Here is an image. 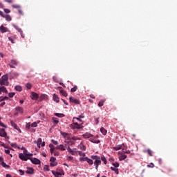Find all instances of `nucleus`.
<instances>
[{"label": "nucleus", "instance_id": "nucleus-52", "mask_svg": "<svg viewBox=\"0 0 177 177\" xmlns=\"http://www.w3.org/2000/svg\"><path fill=\"white\" fill-rule=\"evenodd\" d=\"M50 162H55L56 161V158L51 157L50 159Z\"/></svg>", "mask_w": 177, "mask_h": 177}, {"label": "nucleus", "instance_id": "nucleus-54", "mask_svg": "<svg viewBox=\"0 0 177 177\" xmlns=\"http://www.w3.org/2000/svg\"><path fill=\"white\" fill-rule=\"evenodd\" d=\"M51 142L53 145H59V142L55 140H51Z\"/></svg>", "mask_w": 177, "mask_h": 177}, {"label": "nucleus", "instance_id": "nucleus-28", "mask_svg": "<svg viewBox=\"0 0 177 177\" xmlns=\"http://www.w3.org/2000/svg\"><path fill=\"white\" fill-rule=\"evenodd\" d=\"M2 167H3V168H7V169H9L10 168V166H9V165H6V163L5 162H1V164Z\"/></svg>", "mask_w": 177, "mask_h": 177}, {"label": "nucleus", "instance_id": "nucleus-37", "mask_svg": "<svg viewBox=\"0 0 177 177\" xmlns=\"http://www.w3.org/2000/svg\"><path fill=\"white\" fill-rule=\"evenodd\" d=\"M76 124H75V122H74V124H70V129H77V127L75 126Z\"/></svg>", "mask_w": 177, "mask_h": 177}, {"label": "nucleus", "instance_id": "nucleus-15", "mask_svg": "<svg viewBox=\"0 0 177 177\" xmlns=\"http://www.w3.org/2000/svg\"><path fill=\"white\" fill-rule=\"evenodd\" d=\"M78 147L79 149H80V150H82L83 151H85V150H86V147L84 145V143L82 142H80Z\"/></svg>", "mask_w": 177, "mask_h": 177}, {"label": "nucleus", "instance_id": "nucleus-19", "mask_svg": "<svg viewBox=\"0 0 177 177\" xmlns=\"http://www.w3.org/2000/svg\"><path fill=\"white\" fill-rule=\"evenodd\" d=\"M36 143H37V147H39V149H41V143H42V138H38Z\"/></svg>", "mask_w": 177, "mask_h": 177}, {"label": "nucleus", "instance_id": "nucleus-30", "mask_svg": "<svg viewBox=\"0 0 177 177\" xmlns=\"http://www.w3.org/2000/svg\"><path fill=\"white\" fill-rule=\"evenodd\" d=\"M49 147L50 153H53V151H55V146H53V144H50Z\"/></svg>", "mask_w": 177, "mask_h": 177}, {"label": "nucleus", "instance_id": "nucleus-8", "mask_svg": "<svg viewBox=\"0 0 177 177\" xmlns=\"http://www.w3.org/2000/svg\"><path fill=\"white\" fill-rule=\"evenodd\" d=\"M30 97H31L32 100H37L38 97H39V96L38 95V94L37 93L32 92L31 95H30Z\"/></svg>", "mask_w": 177, "mask_h": 177}, {"label": "nucleus", "instance_id": "nucleus-49", "mask_svg": "<svg viewBox=\"0 0 177 177\" xmlns=\"http://www.w3.org/2000/svg\"><path fill=\"white\" fill-rule=\"evenodd\" d=\"M147 153L150 157H153V151L151 149H147Z\"/></svg>", "mask_w": 177, "mask_h": 177}, {"label": "nucleus", "instance_id": "nucleus-41", "mask_svg": "<svg viewBox=\"0 0 177 177\" xmlns=\"http://www.w3.org/2000/svg\"><path fill=\"white\" fill-rule=\"evenodd\" d=\"M27 89H31V88H32V84H31V83L28 82L26 84V85Z\"/></svg>", "mask_w": 177, "mask_h": 177}, {"label": "nucleus", "instance_id": "nucleus-51", "mask_svg": "<svg viewBox=\"0 0 177 177\" xmlns=\"http://www.w3.org/2000/svg\"><path fill=\"white\" fill-rule=\"evenodd\" d=\"M0 127L3 128H8V126L5 125L1 121H0Z\"/></svg>", "mask_w": 177, "mask_h": 177}, {"label": "nucleus", "instance_id": "nucleus-63", "mask_svg": "<svg viewBox=\"0 0 177 177\" xmlns=\"http://www.w3.org/2000/svg\"><path fill=\"white\" fill-rule=\"evenodd\" d=\"M60 153H59V151H55V152H54V156H59V155Z\"/></svg>", "mask_w": 177, "mask_h": 177}, {"label": "nucleus", "instance_id": "nucleus-25", "mask_svg": "<svg viewBox=\"0 0 177 177\" xmlns=\"http://www.w3.org/2000/svg\"><path fill=\"white\" fill-rule=\"evenodd\" d=\"M75 127H76V129H82V128H84V126H82V124H78V122H75Z\"/></svg>", "mask_w": 177, "mask_h": 177}, {"label": "nucleus", "instance_id": "nucleus-7", "mask_svg": "<svg viewBox=\"0 0 177 177\" xmlns=\"http://www.w3.org/2000/svg\"><path fill=\"white\" fill-rule=\"evenodd\" d=\"M10 124H11V126L13 127V128H15V129H16L17 131H19V133H21V130L20 129V128H19V127H17V124L15 123L13 120L10 121Z\"/></svg>", "mask_w": 177, "mask_h": 177}, {"label": "nucleus", "instance_id": "nucleus-42", "mask_svg": "<svg viewBox=\"0 0 177 177\" xmlns=\"http://www.w3.org/2000/svg\"><path fill=\"white\" fill-rule=\"evenodd\" d=\"M124 154H130L131 153V151L130 150H125V149H122V152Z\"/></svg>", "mask_w": 177, "mask_h": 177}, {"label": "nucleus", "instance_id": "nucleus-27", "mask_svg": "<svg viewBox=\"0 0 177 177\" xmlns=\"http://www.w3.org/2000/svg\"><path fill=\"white\" fill-rule=\"evenodd\" d=\"M52 174L55 176V177H60L62 176V174H60V172H57V171H52Z\"/></svg>", "mask_w": 177, "mask_h": 177}, {"label": "nucleus", "instance_id": "nucleus-33", "mask_svg": "<svg viewBox=\"0 0 177 177\" xmlns=\"http://www.w3.org/2000/svg\"><path fill=\"white\" fill-rule=\"evenodd\" d=\"M75 120L79 121V122H80V124H82V120H81V118H73V122H75Z\"/></svg>", "mask_w": 177, "mask_h": 177}, {"label": "nucleus", "instance_id": "nucleus-47", "mask_svg": "<svg viewBox=\"0 0 177 177\" xmlns=\"http://www.w3.org/2000/svg\"><path fill=\"white\" fill-rule=\"evenodd\" d=\"M79 156H81L82 157H85V153L81 151H77Z\"/></svg>", "mask_w": 177, "mask_h": 177}, {"label": "nucleus", "instance_id": "nucleus-60", "mask_svg": "<svg viewBox=\"0 0 177 177\" xmlns=\"http://www.w3.org/2000/svg\"><path fill=\"white\" fill-rule=\"evenodd\" d=\"M113 171L116 174V175H118V174H120V171H118V168H115V169Z\"/></svg>", "mask_w": 177, "mask_h": 177}, {"label": "nucleus", "instance_id": "nucleus-13", "mask_svg": "<svg viewBox=\"0 0 177 177\" xmlns=\"http://www.w3.org/2000/svg\"><path fill=\"white\" fill-rule=\"evenodd\" d=\"M118 154L120 155V156H119L120 161H124V160H125L127 158V155L122 154V152L119 151Z\"/></svg>", "mask_w": 177, "mask_h": 177}, {"label": "nucleus", "instance_id": "nucleus-14", "mask_svg": "<svg viewBox=\"0 0 177 177\" xmlns=\"http://www.w3.org/2000/svg\"><path fill=\"white\" fill-rule=\"evenodd\" d=\"M57 150H61L62 151H65L66 147L63 145H59L55 148Z\"/></svg>", "mask_w": 177, "mask_h": 177}, {"label": "nucleus", "instance_id": "nucleus-11", "mask_svg": "<svg viewBox=\"0 0 177 177\" xmlns=\"http://www.w3.org/2000/svg\"><path fill=\"white\" fill-rule=\"evenodd\" d=\"M26 174H28L29 175H34V168L28 167L27 170L26 171Z\"/></svg>", "mask_w": 177, "mask_h": 177}, {"label": "nucleus", "instance_id": "nucleus-16", "mask_svg": "<svg viewBox=\"0 0 177 177\" xmlns=\"http://www.w3.org/2000/svg\"><path fill=\"white\" fill-rule=\"evenodd\" d=\"M122 147H124V144L118 145L114 147L113 149L117 151L118 150H121V149H122Z\"/></svg>", "mask_w": 177, "mask_h": 177}, {"label": "nucleus", "instance_id": "nucleus-45", "mask_svg": "<svg viewBox=\"0 0 177 177\" xmlns=\"http://www.w3.org/2000/svg\"><path fill=\"white\" fill-rule=\"evenodd\" d=\"M78 89V87L77 86H75L73 88L71 89V92L74 93Z\"/></svg>", "mask_w": 177, "mask_h": 177}, {"label": "nucleus", "instance_id": "nucleus-9", "mask_svg": "<svg viewBox=\"0 0 177 177\" xmlns=\"http://www.w3.org/2000/svg\"><path fill=\"white\" fill-rule=\"evenodd\" d=\"M0 31L1 32H2V34L5 33V32H9V29L5 26H3V25H1L0 26Z\"/></svg>", "mask_w": 177, "mask_h": 177}, {"label": "nucleus", "instance_id": "nucleus-29", "mask_svg": "<svg viewBox=\"0 0 177 177\" xmlns=\"http://www.w3.org/2000/svg\"><path fill=\"white\" fill-rule=\"evenodd\" d=\"M86 161V162H88V164H89V165H93V160L92 159H89L88 158H87Z\"/></svg>", "mask_w": 177, "mask_h": 177}, {"label": "nucleus", "instance_id": "nucleus-17", "mask_svg": "<svg viewBox=\"0 0 177 177\" xmlns=\"http://www.w3.org/2000/svg\"><path fill=\"white\" fill-rule=\"evenodd\" d=\"M53 99L54 102H56V103H59V95H57V94H54Z\"/></svg>", "mask_w": 177, "mask_h": 177}, {"label": "nucleus", "instance_id": "nucleus-50", "mask_svg": "<svg viewBox=\"0 0 177 177\" xmlns=\"http://www.w3.org/2000/svg\"><path fill=\"white\" fill-rule=\"evenodd\" d=\"M50 167H56V165H57V162H50Z\"/></svg>", "mask_w": 177, "mask_h": 177}, {"label": "nucleus", "instance_id": "nucleus-59", "mask_svg": "<svg viewBox=\"0 0 177 177\" xmlns=\"http://www.w3.org/2000/svg\"><path fill=\"white\" fill-rule=\"evenodd\" d=\"M19 172L21 176L24 175V171L21 170V169H19Z\"/></svg>", "mask_w": 177, "mask_h": 177}, {"label": "nucleus", "instance_id": "nucleus-10", "mask_svg": "<svg viewBox=\"0 0 177 177\" xmlns=\"http://www.w3.org/2000/svg\"><path fill=\"white\" fill-rule=\"evenodd\" d=\"M19 157L20 160H23V161H27V160H30V158L27 157L26 155L23 153H19Z\"/></svg>", "mask_w": 177, "mask_h": 177}, {"label": "nucleus", "instance_id": "nucleus-24", "mask_svg": "<svg viewBox=\"0 0 177 177\" xmlns=\"http://www.w3.org/2000/svg\"><path fill=\"white\" fill-rule=\"evenodd\" d=\"M4 19H6L7 21H12V17H10L9 15H6L4 16Z\"/></svg>", "mask_w": 177, "mask_h": 177}, {"label": "nucleus", "instance_id": "nucleus-40", "mask_svg": "<svg viewBox=\"0 0 177 177\" xmlns=\"http://www.w3.org/2000/svg\"><path fill=\"white\" fill-rule=\"evenodd\" d=\"M61 135L63 136V138H67L68 136V133L66 132L61 131Z\"/></svg>", "mask_w": 177, "mask_h": 177}, {"label": "nucleus", "instance_id": "nucleus-38", "mask_svg": "<svg viewBox=\"0 0 177 177\" xmlns=\"http://www.w3.org/2000/svg\"><path fill=\"white\" fill-rule=\"evenodd\" d=\"M67 151L72 154V156H74V151L70 148V146L68 147Z\"/></svg>", "mask_w": 177, "mask_h": 177}, {"label": "nucleus", "instance_id": "nucleus-58", "mask_svg": "<svg viewBox=\"0 0 177 177\" xmlns=\"http://www.w3.org/2000/svg\"><path fill=\"white\" fill-rule=\"evenodd\" d=\"M88 158V157H85V158H80V161H86V159Z\"/></svg>", "mask_w": 177, "mask_h": 177}, {"label": "nucleus", "instance_id": "nucleus-48", "mask_svg": "<svg viewBox=\"0 0 177 177\" xmlns=\"http://www.w3.org/2000/svg\"><path fill=\"white\" fill-rule=\"evenodd\" d=\"M12 8H14L15 9H20V5H17V4L12 5Z\"/></svg>", "mask_w": 177, "mask_h": 177}, {"label": "nucleus", "instance_id": "nucleus-6", "mask_svg": "<svg viewBox=\"0 0 177 177\" xmlns=\"http://www.w3.org/2000/svg\"><path fill=\"white\" fill-rule=\"evenodd\" d=\"M69 101L71 102V103H75V104H80L81 103L80 100H78V99H76L74 97H70Z\"/></svg>", "mask_w": 177, "mask_h": 177}, {"label": "nucleus", "instance_id": "nucleus-44", "mask_svg": "<svg viewBox=\"0 0 177 177\" xmlns=\"http://www.w3.org/2000/svg\"><path fill=\"white\" fill-rule=\"evenodd\" d=\"M101 160H102V161H103L104 164H105V165L107 164V159H106V158L104 156H102L101 158Z\"/></svg>", "mask_w": 177, "mask_h": 177}, {"label": "nucleus", "instance_id": "nucleus-46", "mask_svg": "<svg viewBox=\"0 0 177 177\" xmlns=\"http://www.w3.org/2000/svg\"><path fill=\"white\" fill-rule=\"evenodd\" d=\"M53 80L54 82H56V83L59 82V78L56 76H53Z\"/></svg>", "mask_w": 177, "mask_h": 177}, {"label": "nucleus", "instance_id": "nucleus-2", "mask_svg": "<svg viewBox=\"0 0 177 177\" xmlns=\"http://www.w3.org/2000/svg\"><path fill=\"white\" fill-rule=\"evenodd\" d=\"M91 160H95L94 165L95 166L96 171H97V168H99V166L100 165V164H102L100 157H99L98 156H91Z\"/></svg>", "mask_w": 177, "mask_h": 177}, {"label": "nucleus", "instance_id": "nucleus-31", "mask_svg": "<svg viewBox=\"0 0 177 177\" xmlns=\"http://www.w3.org/2000/svg\"><path fill=\"white\" fill-rule=\"evenodd\" d=\"M52 121H53L54 124H59V118H52Z\"/></svg>", "mask_w": 177, "mask_h": 177}, {"label": "nucleus", "instance_id": "nucleus-62", "mask_svg": "<svg viewBox=\"0 0 177 177\" xmlns=\"http://www.w3.org/2000/svg\"><path fill=\"white\" fill-rule=\"evenodd\" d=\"M95 124L97 125L99 124V118H95Z\"/></svg>", "mask_w": 177, "mask_h": 177}, {"label": "nucleus", "instance_id": "nucleus-39", "mask_svg": "<svg viewBox=\"0 0 177 177\" xmlns=\"http://www.w3.org/2000/svg\"><path fill=\"white\" fill-rule=\"evenodd\" d=\"M30 127H32V128H37L38 127V123L34 122L33 123L31 124Z\"/></svg>", "mask_w": 177, "mask_h": 177}, {"label": "nucleus", "instance_id": "nucleus-36", "mask_svg": "<svg viewBox=\"0 0 177 177\" xmlns=\"http://www.w3.org/2000/svg\"><path fill=\"white\" fill-rule=\"evenodd\" d=\"M14 28H15V30H17L18 32H21L22 30L21 28H19V26H16V25H13Z\"/></svg>", "mask_w": 177, "mask_h": 177}, {"label": "nucleus", "instance_id": "nucleus-12", "mask_svg": "<svg viewBox=\"0 0 177 177\" xmlns=\"http://www.w3.org/2000/svg\"><path fill=\"white\" fill-rule=\"evenodd\" d=\"M58 89L59 90V93L62 95V96H65V97H67V92L66 91L63 90L62 87H58Z\"/></svg>", "mask_w": 177, "mask_h": 177}, {"label": "nucleus", "instance_id": "nucleus-23", "mask_svg": "<svg viewBox=\"0 0 177 177\" xmlns=\"http://www.w3.org/2000/svg\"><path fill=\"white\" fill-rule=\"evenodd\" d=\"M104 102H106L105 99L101 100L99 102H98V106L99 107H102V106L104 104Z\"/></svg>", "mask_w": 177, "mask_h": 177}, {"label": "nucleus", "instance_id": "nucleus-5", "mask_svg": "<svg viewBox=\"0 0 177 177\" xmlns=\"http://www.w3.org/2000/svg\"><path fill=\"white\" fill-rule=\"evenodd\" d=\"M0 136H1V138L9 139V137H8V133L6 131H5V129H0Z\"/></svg>", "mask_w": 177, "mask_h": 177}, {"label": "nucleus", "instance_id": "nucleus-34", "mask_svg": "<svg viewBox=\"0 0 177 177\" xmlns=\"http://www.w3.org/2000/svg\"><path fill=\"white\" fill-rule=\"evenodd\" d=\"M11 75L12 77H19V74L17 72H11Z\"/></svg>", "mask_w": 177, "mask_h": 177}, {"label": "nucleus", "instance_id": "nucleus-21", "mask_svg": "<svg viewBox=\"0 0 177 177\" xmlns=\"http://www.w3.org/2000/svg\"><path fill=\"white\" fill-rule=\"evenodd\" d=\"M1 92H4V93H8V89L5 86H0V93Z\"/></svg>", "mask_w": 177, "mask_h": 177}, {"label": "nucleus", "instance_id": "nucleus-53", "mask_svg": "<svg viewBox=\"0 0 177 177\" xmlns=\"http://www.w3.org/2000/svg\"><path fill=\"white\" fill-rule=\"evenodd\" d=\"M147 168H154V164L151 163L150 165H147Z\"/></svg>", "mask_w": 177, "mask_h": 177}, {"label": "nucleus", "instance_id": "nucleus-64", "mask_svg": "<svg viewBox=\"0 0 177 177\" xmlns=\"http://www.w3.org/2000/svg\"><path fill=\"white\" fill-rule=\"evenodd\" d=\"M44 169H45L46 171H49V166L46 165V166L44 167Z\"/></svg>", "mask_w": 177, "mask_h": 177}, {"label": "nucleus", "instance_id": "nucleus-4", "mask_svg": "<svg viewBox=\"0 0 177 177\" xmlns=\"http://www.w3.org/2000/svg\"><path fill=\"white\" fill-rule=\"evenodd\" d=\"M29 160H30L32 164H35V165H39V164H41V160L37 158H29Z\"/></svg>", "mask_w": 177, "mask_h": 177}, {"label": "nucleus", "instance_id": "nucleus-20", "mask_svg": "<svg viewBox=\"0 0 177 177\" xmlns=\"http://www.w3.org/2000/svg\"><path fill=\"white\" fill-rule=\"evenodd\" d=\"M16 111L17 113H23V108L20 106H17L15 108Z\"/></svg>", "mask_w": 177, "mask_h": 177}, {"label": "nucleus", "instance_id": "nucleus-26", "mask_svg": "<svg viewBox=\"0 0 177 177\" xmlns=\"http://www.w3.org/2000/svg\"><path fill=\"white\" fill-rule=\"evenodd\" d=\"M10 64L13 66H17L19 64V62H17L16 59H11Z\"/></svg>", "mask_w": 177, "mask_h": 177}, {"label": "nucleus", "instance_id": "nucleus-56", "mask_svg": "<svg viewBox=\"0 0 177 177\" xmlns=\"http://www.w3.org/2000/svg\"><path fill=\"white\" fill-rule=\"evenodd\" d=\"M1 99L3 102V100H8L9 99V97H8V96L1 97Z\"/></svg>", "mask_w": 177, "mask_h": 177}, {"label": "nucleus", "instance_id": "nucleus-32", "mask_svg": "<svg viewBox=\"0 0 177 177\" xmlns=\"http://www.w3.org/2000/svg\"><path fill=\"white\" fill-rule=\"evenodd\" d=\"M24 154L26 156V157H32V153H27V150L24 149Z\"/></svg>", "mask_w": 177, "mask_h": 177}, {"label": "nucleus", "instance_id": "nucleus-61", "mask_svg": "<svg viewBox=\"0 0 177 177\" xmlns=\"http://www.w3.org/2000/svg\"><path fill=\"white\" fill-rule=\"evenodd\" d=\"M4 12H5V13H10V10L6 8V9H4Z\"/></svg>", "mask_w": 177, "mask_h": 177}, {"label": "nucleus", "instance_id": "nucleus-3", "mask_svg": "<svg viewBox=\"0 0 177 177\" xmlns=\"http://www.w3.org/2000/svg\"><path fill=\"white\" fill-rule=\"evenodd\" d=\"M9 77L8 75H4L1 77V79H0V85H5V86H9Z\"/></svg>", "mask_w": 177, "mask_h": 177}, {"label": "nucleus", "instance_id": "nucleus-55", "mask_svg": "<svg viewBox=\"0 0 177 177\" xmlns=\"http://www.w3.org/2000/svg\"><path fill=\"white\" fill-rule=\"evenodd\" d=\"M71 140H80V138H77L75 136H73V137L71 138Z\"/></svg>", "mask_w": 177, "mask_h": 177}, {"label": "nucleus", "instance_id": "nucleus-35", "mask_svg": "<svg viewBox=\"0 0 177 177\" xmlns=\"http://www.w3.org/2000/svg\"><path fill=\"white\" fill-rule=\"evenodd\" d=\"M15 89H16L18 92H21V91H23V88H21V86H15Z\"/></svg>", "mask_w": 177, "mask_h": 177}, {"label": "nucleus", "instance_id": "nucleus-1", "mask_svg": "<svg viewBox=\"0 0 177 177\" xmlns=\"http://www.w3.org/2000/svg\"><path fill=\"white\" fill-rule=\"evenodd\" d=\"M82 136L84 138V139H89L91 143H95L97 145L100 143V140L93 139V135L91 134L90 133H85Z\"/></svg>", "mask_w": 177, "mask_h": 177}, {"label": "nucleus", "instance_id": "nucleus-18", "mask_svg": "<svg viewBox=\"0 0 177 177\" xmlns=\"http://www.w3.org/2000/svg\"><path fill=\"white\" fill-rule=\"evenodd\" d=\"M54 115H55V117H58L59 118H63V117H66V115L64 113H55Z\"/></svg>", "mask_w": 177, "mask_h": 177}, {"label": "nucleus", "instance_id": "nucleus-22", "mask_svg": "<svg viewBox=\"0 0 177 177\" xmlns=\"http://www.w3.org/2000/svg\"><path fill=\"white\" fill-rule=\"evenodd\" d=\"M100 132H101V133H102V135H104V136L107 135V130H106V129H104V127H102V128L100 129Z\"/></svg>", "mask_w": 177, "mask_h": 177}, {"label": "nucleus", "instance_id": "nucleus-57", "mask_svg": "<svg viewBox=\"0 0 177 177\" xmlns=\"http://www.w3.org/2000/svg\"><path fill=\"white\" fill-rule=\"evenodd\" d=\"M15 93H10L8 94V96H9V97H13V96H15Z\"/></svg>", "mask_w": 177, "mask_h": 177}, {"label": "nucleus", "instance_id": "nucleus-43", "mask_svg": "<svg viewBox=\"0 0 177 177\" xmlns=\"http://www.w3.org/2000/svg\"><path fill=\"white\" fill-rule=\"evenodd\" d=\"M112 165L115 167V168H118V167H120V163H118V162H115L112 163Z\"/></svg>", "mask_w": 177, "mask_h": 177}]
</instances>
